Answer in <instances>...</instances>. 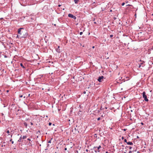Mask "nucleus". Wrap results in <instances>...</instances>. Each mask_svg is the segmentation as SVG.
I'll return each instance as SVG.
<instances>
[{
    "label": "nucleus",
    "instance_id": "5",
    "mask_svg": "<svg viewBox=\"0 0 153 153\" xmlns=\"http://www.w3.org/2000/svg\"><path fill=\"white\" fill-rule=\"evenodd\" d=\"M104 76H102L99 77L97 80L100 82H102L103 80Z\"/></svg>",
    "mask_w": 153,
    "mask_h": 153
},
{
    "label": "nucleus",
    "instance_id": "41",
    "mask_svg": "<svg viewBox=\"0 0 153 153\" xmlns=\"http://www.w3.org/2000/svg\"><path fill=\"white\" fill-rule=\"evenodd\" d=\"M127 6H131V5H130V4H128L127 5Z\"/></svg>",
    "mask_w": 153,
    "mask_h": 153
},
{
    "label": "nucleus",
    "instance_id": "30",
    "mask_svg": "<svg viewBox=\"0 0 153 153\" xmlns=\"http://www.w3.org/2000/svg\"><path fill=\"white\" fill-rule=\"evenodd\" d=\"M12 134H11L10 136V137H9V138H10V139H11V138H12Z\"/></svg>",
    "mask_w": 153,
    "mask_h": 153
},
{
    "label": "nucleus",
    "instance_id": "50",
    "mask_svg": "<svg viewBox=\"0 0 153 153\" xmlns=\"http://www.w3.org/2000/svg\"><path fill=\"white\" fill-rule=\"evenodd\" d=\"M3 19V18H0V19Z\"/></svg>",
    "mask_w": 153,
    "mask_h": 153
},
{
    "label": "nucleus",
    "instance_id": "26",
    "mask_svg": "<svg viewBox=\"0 0 153 153\" xmlns=\"http://www.w3.org/2000/svg\"><path fill=\"white\" fill-rule=\"evenodd\" d=\"M82 33H83L82 32H80V33L79 34H80V35H82Z\"/></svg>",
    "mask_w": 153,
    "mask_h": 153
},
{
    "label": "nucleus",
    "instance_id": "17",
    "mask_svg": "<svg viewBox=\"0 0 153 153\" xmlns=\"http://www.w3.org/2000/svg\"><path fill=\"white\" fill-rule=\"evenodd\" d=\"M6 132L8 134H9L10 133V131L9 130H7Z\"/></svg>",
    "mask_w": 153,
    "mask_h": 153
},
{
    "label": "nucleus",
    "instance_id": "59",
    "mask_svg": "<svg viewBox=\"0 0 153 153\" xmlns=\"http://www.w3.org/2000/svg\"><path fill=\"white\" fill-rule=\"evenodd\" d=\"M98 112H100V111H99V110H98Z\"/></svg>",
    "mask_w": 153,
    "mask_h": 153
},
{
    "label": "nucleus",
    "instance_id": "55",
    "mask_svg": "<svg viewBox=\"0 0 153 153\" xmlns=\"http://www.w3.org/2000/svg\"><path fill=\"white\" fill-rule=\"evenodd\" d=\"M105 108L106 109H107V107H105Z\"/></svg>",
    "mask_w": 153,
    "mask_h": 153
},
{
    "label": "nucleus",
    "instance_id": "34",
    "mask_svg": "<svg viewBox=\"0 0 153 153\" xmlns=\"http://www.w3.org/2000/svg\"><path fill=\"white\" fill-rule=\"evenodd\" d=\"M121 138H122V140H123L124 139V137H122Z\"/></svg>",
    "mask_w": 153,
    "mask_h": 153
},
{
    "label": "nucleus",
    "instance_id": "6",
    "mask_svg": "<svg viewBox=\"0 0 153 153\" xmlns=\"http://www.w3.org/2000/svg\"><path fill=\"white\" fill-rule=\"evenodd\" d=\"M68 16L69 17L72 18L74 19H76V17L75 16H74L73 14H68Z\"/></svg>",
    "mask_w": 153,
    "mask_h": 153
},
{
    "label": "nucleus",
    "instance_id": "15",
    "mask_svg": "<svg viewBox=\"0 0 153 153\" xmlns=\"http://www.w3.org/2000/svg\"><path fill=\"white\" fill-rule=\"evenodd\" d=\"M138 67L139 68H140V67H142V66L141 65H140L139 64V63H138Z\"/></svg>",
    "mask_w": 153,
    "mask_h": 153
},
{
    "label": "nucleus",
    "instance_id": "3",
    "mask_svg": "<svg viewBox=\"0 0 153 153\" xmlns=\"http://www.w3.org/2000/svg\"><path fill=\"white\" fill-rule=\"evenodd\" d=\"M143 98H144V100L146 102H148L149 101L148 99L147 98V97L146 95V93L144 91L142 93Z\"/></svg>",
    "mask_w": 153,
    "mask_h": 153
},
{
    "label": "nucleus",
    "instance_id": "40",
    "mask_svg": "<svg viewBox=\"0 0 153 153\" xmlns=\"http://www.w3.org/2000/svg\"><path fill=\"white\" fill-rule=\"evenodd\" d=\"M141 124L142 125H143V123H141Z\"/></svg>",
    "mask_w": 153,
    "mask_h": 153
},
{
    "label": "nucleus",
    "instance_id": "20",
    "mask_svg": "<svg viewBox=\"0 0 153 153\" xmlns=\"http://www.w3.org/2000/svg\"><path fill=\"white\" fill-rule=\"evenodd\" d=\"M126 80H128L129 79V78L128 77H126Z\"/></svg>",
    "mask_w": 153,
    "mask_h": 153
},
{
    "label": "nucleus",
    "instance_id": "58",
    "mask_svg": "<svg viewBox=\"0 0 153 153\" xmlns=\"http://www.w3.org/2000/svg\"><path fill=\"white\" fill-rule=\"evenodd\" d=\"M136 150H134V151H135V152H136Z\"/></svg>",
    "mask_w": 153,
    "mask_h": 153
},
{
    "label": "nucleus",
    "instance_id": "31",
    "mask_svg": "<svg viewBox=\"0 0 153 153\" xmlns=\"http://www.w3.org/2000/svg\"><path fill=\"white\" fill-rule=\"evenodd\" d=\"M132 152V151L131 150H130L129 152L128 153H131Z\"/></svg>",
    "mask_w": 153,
    "mask_h": 153
},
{
    "label": "nucleus",
    "instance_id": "61",
    "mask_svg": "<svg viewBox=\"0 0 153 153\" xmlns=\"http://www.w3.org/2000/svg\"><path fill=\"white\" fill-rule=\"evenodd\" d=\"M1 91V90H0V91Z\"/></svg>",
    "mask_w": 153,
    "mask_h": 153
},
{
    "label": "nucleus",
    "instance_id": "16",
    "mask_svg": "<svg viewBox=\"0 0 153 153\" xmlns=\"http://www.w3.org/2000/svg\"><path fill=\"white\" fill-rule=\"evenodd\" d=\"M128 148L130 149H131L132 147L130 146H128Z\"/></svg>",
    "mask_w": 153,
    "mask_h": 153
},
{
    "label": "nucleus",
    "instance_id": "1",
    "mask_svg": "<svg viewBox=\"0 0 153 153\" xmlns=\"http://www.w3.org/2000/svg\"><path fill=\"white\" fill-rule=\"evenodd\" d=\"M18 33L21 38H26L28 36L26 30L22 27H20L18 29Z\"/></svg>",
    "mask_w": 153,
    "mask_h": 153
},
{
    "label": "nucleus",
    "instance_id": "19",
    "mask_svg": "<svg viewBox=\"0 0 153 153\" xmlns=\"http://www.w3.org/2000/svg\"><path fill=\"white\" fill-rule=\"evenodd\" d=\"M51 140H49V141H48V143H51Z\"/></svg>",
    "mask_w": 153,
    "mask_h": 153
},
{
    "label": "nucleus",
    "instance_id": "39",
    "mask_svg": "<svg viewBox=\"0 0 153 153\" xmlns=\"http://www.w3.org/2000/svg\"><path fill=\"white\" fill-rule=\"evenodd\" d=\"M4 57L5 58H6V57H7V56L6 55H5L4 56Z\"/></svg>",
    "mask_w": 153,
    "mask_h": 153
},
{
    "label": "nucleus",
    "instance_id": "35",
    "mask_svg": "<svg viewBox=\"0 0 153 153\" xmlns=\"http://www.w3.org/2000/svg\"><path fill=\"white\" fill-rule=\"evenodd\" d=\"M27 140H29V141H30V139L29 138H28V139H27Z\"/></svg>",
    "mask_w": 153,
    "mask_h": 153
},
{
    "label": "nucleus",
    "instance_id": "57",
    "mask_svg": "<svg viewBox=\"0 0 153 153\" xmlns=\"http://www.w3.org/2000/svg\"><path fill=\"white\" fill-rule=\"evenodd\" d=\"M126 147L128 148V146H126Z\"/></svg>",
    "mask_w": 153,
    "mask_h": 153
},
{
    "label": "nucleus",
    "instance_id": "11",
    "mask_svg": "<svg viewBox=\"0 0 153 153\" xmlns=\"http://www.w3.org/2000/svg\"><path fill=\"white\" fill-rule=\"evenodd\" d=\"M74 1L75 4H77L79 1V0H74Z\"/></svg>",
    "mask_w": 153,
    "mask_h": 153
},
{
    "label": "nucleus",
    "instance_id": "25",
    "mask_svg": "<svg viewBox=\"0 0 153 153\" xmlns=\"http://www.w3.org/2000/svg\"><path fill=\"white\" fill-rule=\"evenodd\" d=\"M51 124H52V123H51L50 122L49 123V126H50L51 125Z\"/></svg>",
    "mask_w": 153,
    "mask_h": 153
},
{
    "label": "nucleus",
    "instance_id": "4",
    "mask_svg": "<svg viewBox=\"0 0 153 153\" xmlns=\"http://www.w3.org/2000/svg\"><path fill=\"white\" fill-rule=\"evenodd\" d=\"M139 62V63L140 65H141L142 67H143L144 66L145 62L144 61H142L141 60H140Z\"/></svg>",
    "mask_w": 153,
    "mask_h": 153
},
{
    "label": "nucleus",
    "instance_id": "18",
    "mask_svg": "<svg viewBox=\"0 0 153 153\" xmlns=\"http://www.w3.org/2000/svg\"><path fill=\"white\" fill-rule=\"evenodd\" d=\"M124 141L126 143H127V140L126 139H125L124 140Z\"/></svg>",
    "mask_w": 153,
    "mask_h": 153
},
{
    "label": "nucleus",
    "instance_id": "14",
    "mask_svg": "<svg viewBox=\"0 0 153 153\" xmlns=\"http://www.w3.org/2000/svg\"><path fill=\"white\" fill-rule=\"evenodd\" d=\"M10 141L11 142V143H12V144H13V143L14 142H13V141H12V139H10Z\"/></svg>",
    "mask_w": 153,
    "mask_h": 153
},
{
    "label": "nucleus",
    "instance_id": "47",
    "mask_svg": "<svg viewBox=\"0 0 153 153\" xmlns=\"http://www.w3.org/2000/svg\"><path fill=\"white\" fill-rule=\"evenodd\" d=\"M46 6H45L44 7H43V9H44V8H45V7H46Z\"/></svg>",
    "mask_w": 153,
    "mask_h": 153
},
{
    "label": "nucleus",
    "instance_id": "49",
    "mask_svg": "<svg viewBox=\"0 0 153 153\" xmlns=\"http://www.w3.org/2000/svg\"><path fill=\"white\" fill-rule=\"evenodd\" d=\"M75 130H77L76 129V128H75Z\"/></svg>",
    "mask_w": 153,
    "mask_h": 153
},
{
    "label": "nucleus",
    "instance_id": "28",
    "mask_svg": "<svg viewBox=\"0 0 153 153\" xmlns=\"http://www.w3.org/2000/svg\"><path fill=\"white\" fill-rule=\"evenodd\" d=\"M30 123L31 125H33V123H32V122H30Z\"/></svg>",
    "mask_w": 153,
    "mask_h": 153
},
{
    "label": "nucleus",
    "instance_id": "21",
    "mask_svg": "<svg viewBox=\"0 0 153 153\" xmlns=\"http://www.w3.org/2000/svg\"><path fill=\"white\" fill-rule=\"evenodd\" d=\"M100 119H101L100 117H99L97 118V120H100Z\"/></svg>",
    "mask_w": 153,
    "mask_h": 153
},
{
    "label": "nucleus",
    "instance_id": "37",
    "mask_svg": "<svg viewBox=\"0 0 153 153\" xmlns=\"http://www.w3.org/2000/svg\"><path fill=\"white\" fill-rule=\"evenodd\" d=\"M100 110H102V108H100Z\"/></svg>",
    "mask_w": 153,
    "mask_h": 153
},
{
    "label": "nucleus",
    "instance_id": "53",
    "mask_svg": "<svg viewBox=\"0 0 153 153\" xmlns=\"http://www.w3.org/2000/svg\"><path fill=\"white\" fill-rule=\"evenodd\" d=\"M105 153H108V152H106Z\"/></svg>",
    "mask_w": 153,
    "mask_h": 153
},
{
    "label": "nucleus",
    "instance_id": "12",
    "mask_svg": "<svg viewBox=\"0 0 153 153\" xmlns=\"http://www.w3.org/2000/svg\"><path fill=\"white\" fill-rule=\"evenodd\" d=\"M22 136H21V137H20L19 139L18 140V142H21V140H22Z\"/></svg>",
    "mask_w": 153,
    "mask_h": 153
},
{
    "label": "nucleus",
    "instance_id": "10",
    "mask_svg": "<svg viewBox=\"0 0 153 153\" xmlns=\"http://www.w3.org/2000/svg\"><path fill=\"white\" fill-rule=\"evenodd\" d=\"M20 65L23 68H25V67L24 66L22 63H21Z\"/></svg>",
    "mask_w": 153,
    "mask_h": 153
},
{
    "label": "nucleus",
    "instance_id": "42",
    "mask_svg": "<svg viewBox=\"0 0 153 153\" xmlns=\"http://www.w3.org/2000/svg\"><path fill=\"white\" fill-rule=\"evenodd\" d=\"M116 19V18H115V17H114V20H115Z\"/></svg>",
    "mask_w": 153,
    "mask_h": 153
},
{
    "label": "nucleus",
    "instance_id": "29",
    "mask_svg": "<svg viewBox=\"0 0 153 153\" xmlns=\"http://www.w3.org/2000/svg\"><path fill=\"white\" fill-rule=\"evenodd\" d=\"M19 37H20L19 36V34L18 35L17 37H16V38H19Z\"/></svg>",
    "mask_w": 153,
    "mask_h": 153
},
{
    "label": "nucleus",
    "instance_id": "43",
    "mask_svg": "<svg viewBox=\"0 0 153 153\" xmlns=\"http://www.w3.org/2000/svg\"><path fill=\"white\" fill-rule=\"evenodd\" d=\"M94 47H95L94 46H93L92 47V48H94Z\"/></svg>",
    "mask_w": 153,
    "mask_h": 153
},
{
    "label": "nucleus",
    "instance_id": "56",
    "mask_svg": "<svg viewBox=\"0 0 153 153\" xmlns=\"http://www.w3.org/2000/svg\"><path fill=\"white\" fill-rule=\"evenodd\" d=\"M25 96L24 97V98H25Z\"/></svg>",
    "mask_w": 153,
    "mask_h": 153
},
{
    "label": "nucleus",
    "instance_id": "2",
    "mask_svg": "<svg viewBox=\"0 0 153 153\" xmlns=\"http://www.w3.org/2000/svg\"><path fill=\"white\" fill-rule=\"evenodd\" d=\"M101 146L100 145L99 146H94L93 147V149L94 150V152L96 153L100 152V151Z\"/></svg>",
    "mask_w": 153,
    "mask_h": 153
},
{
    "label": "nucleus",
    "instance_id": "60",
    "mask_svg": "<svg viewBox=\"0 0 153 153\" xmlns=\"http://www.w3.org/2000/svg\"><path fill=\"white\" fill-rule=\"evenodd\" d=\"M53 125L54 126V124H53Z\"/></svg>",
    "mask_w": 153,
    "mask_h": 153
},
{
    "label": "nucleus",
    "instance_id": "23",
    "mask_svg": "<svg viewBox=\"0 0 153 153\" xmlns=\"http://www.w3.org/2000/svg\"><path fill=\"white\" fill-rule=\"evenodd\" d=\"M23 97V95H20L19 96V97L21 98V97Z\"/></svg>",
    "mask_w": 153,
    "mask_h": 153
},
{
    "label": "nucleus",
    "instance_id": "48",
    "mask_svg": "<svg viewBox=\"0 0 153 153\" xmlns=\"http://www.w3.org/2000/svg\"><path fill=\"white\" fill-rule=\"evenodd\" d=\"M94 24H96V22H94Z\"/></svg>",
    "mask_w": 153,
    "mask_h": 153
},
{
    "label": "nucleus",
    "instance_id": "44",
    "mask_svg": "<svg viewBox=\"0 0 153 153\" xmlns=\"http://www.w3.org/2000/svg\"><path fill=\"white\" fill-rule=\"evenodd\" d=\"M86 152H88V149H87L86 150Z\"/></svg>",
    "mask_w": 153,
    "mask_h": 153
},
{
    "label": "nucleus",
    "instance_id": "54",
    "mask_svg": "<svg viewBox=\"0 0 153 153\" xmlns=\"http://www.w3.org/2000/svg\"><path fill=\"white\" fill-rule=\"evenodd\" d=\"M30 94H29L28 96H30Z\"/></svg>",
    "mask_w": 153,
    "mask_h": 153
},
{
    "label": "nucleus",
    "instance_id": "33",
    "mask_svg": "<svg viewBox=\"0 0 153 153\" xmlns=\"http://www.w3.org/2000/svg\"><path fill=\"white\" fill-rule=\"evenodd\" d=\"M64 150H65V151L67 150V148H65V149H64Z\"/></svg>",
    "mask_w": 153,
    "mask_h": 153
},
{
    "label": "nucleus",
    "instance_id": "38",
    "mask_svg": "<svg viewBox=\"0 0 153 153\" xmlns=\"http://www.w3.org/2000/svg\"><path fill=\"white\" fill-rule=\"evenodd\" d=\"M126 129H123V130H124V131H126Z\"/></svg>",
    "mask_w": 153,
    "mask_h": 153
},
{
    "label": "nucleus",
    "instance_id": "46",
    "mask_svg": "<svg viewBox=\"0 0 153 153\" xmlns=\"http://www.w3.org/2000/svg\"><path fill=\"white\" fill-rule=\"evenodd\" d=\"M49 146V144H47V146L48 147Z\"/></svg>",
    "mask_w": 153,
    "mask_h": 153
},
{
    "label": "nucleus",
    "instance_id": "7",
    "mask_svg": "<svg viewBox=\"0 0 153 153\" xmlns=\"http://www.w3.org/2000/svg\"><path fill=\"white\" fill-rule=\"evenodd\" d=\"M60 46H58L57 48L56 49V51L58 53H60L61 52V51L59 49Z\"/></svg>",
    "mask_w": 153,
    "mask_h": 153
},
{
    "label": "nucleus",
    "instance_id": "45",
    "mask_svg": "<svg viewBox=\"0 0 153 153\" xmlns=\"http://www.w3.org/2000/svg\"><path fill=\"white\" fill-rule=\"evenodd\" d=\"M137 153H140V152L139 151H138Z\"/></svg>",
    "mask_w": 153,
    "mask_h": 153
},
{
    "label": "nucleus",
    "instance_id": "32",
    "mask_svg": "<svg viewBox=\"0 0 153 153\" xmlns=\"http://www.w3.org/2000/svg\"><path fill=\"white\" fill-rule=\"evenodd\" d=\"M86 93V92H85V91H84L83 92V93L84 94H85Z\"/></svg>",
    "mask_w": 153,
    "mask_h": 153
},
{
    "label": "nucleus",
    "instance_id": "24",
    "mask_svg": "<svg viewBox=\"0 0 153 153\" xmlns=\"http://www.w3.org/2000/svg\"><path fill=\"white\" fill-rule=\"evenodd\" d=\"M26 120V121H28V122H30V119H27V120Z\"/></svg>",
    "mask_w": 153,
    "mask_h": 153
},
{
    "label": "nucleus",
    "instance_id": "51",
    "mask_svg": "<svg viewBox=\"0 0 153 153\" xmlns=\"http://www.w3.org/2000/svg\"><path fill=\"white\" fill-rule=\"evenodd\" d=\"M38 132H40V131H38Z\"/></svg>",
    "mask_w": 153,
    "mask_h": 153
},
{
    "label": "nucleus",
    "instance_id": "9",
    "mask_svg": "<svg viewBox=\"0 0 153 153\" xmlns=\"http://www.w3.org/2000/svg\"><path fill=\"white\" fill-rule=\"evenodd\" d=\"M24 125L25 126V128H27V123L26 122H24Z\"/></svg>",
    "mask_w": 153,
    "mask_h": 153
},
{
    "label": "nucleus",
    "instance_id": "27",
    "mask_svg": "<svg viewBox=\"0 0 153 153\" xmlns=\"http://www.w3.org/2000/svg\"><path fill=\"white\" fill-rule=\"evenodd\" d=\"M113 36V35H110V37L111 38Z\"/></svg>",
    "mask_w": 153,
    "mask_h": 153
},
{
    "label": "nucleus",
    "instance_id": "52",
    "mask_svg": "<svg viewBox=\"0 0 153 153\" xmlns=\"http://www.w3.org/2000/svg\"><path fill=\"white\" fill-rule=\"evenodd\" d=\"M8 91H8V90H7V92H8Z\"/></svg>",
    "mask_w": 153,
    "mask_h": 153
},
{
    "label": "nucleus",
    "instance_id": "8",
    "mask_svg": "<svg viewBox=\"0 0 153 153\" xmlns=\"http://www.w3.org/2000/svg\"><path fill=\"white\" fill-rule=\"evenodd\" d=\"M127 143L128 145H129L132 146L133 145V143L131 142H128Z\"/></svg>",
    "mask_w": 153,
    "mask_h": 153
},
{
    "label": "nucleus",
    "instance_id": "22",
    "mask_svg": "<svg viewBox=\"0 0 153 153\" xmlns=\"http://www.w3.org/2000/svg\"><path fill=\"white\" fill-rule=\"evenodd\" d=\"M125 3L124 2H123V3H122V4H121V5L123 6H124V5L125 4Z\"/></svg>",
    "mask_w": 153,
    "mask_h": 153
},
{
    "label": "nucleus",
    "instance_id": "36",
    "mask_svg": "<svg viewBox=\"0 0 153 153\" xmlns=\"http://www.w3.org/2000/svg\"><path fill=\"white\" fill-rule=\"evenodd\" d=\"M58 7H60L61 6V5H60V4H59V5H58Z\"/></svg>",
    "mask_w": 153,
    "mask_h": 153
},
{
    "label": "nucleus",
    "instance_id": "13",
    "mask_svg": "<svg viewBox=\"0 0 153 153\" xmlns=\"http://www.w3.org/2000/svg\"><path fill=\"white\" fill-rule=\"evenodd\" d=\"M27 138V136H23L22 137V138L23 139H26Z\"/></svg>",
    "mask_w": 153,
    "mask_h": 153
}]
</instances>
